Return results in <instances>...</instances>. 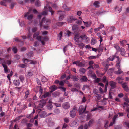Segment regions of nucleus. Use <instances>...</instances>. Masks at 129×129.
<instances>
[{
	"label": "nucleus",
	"mask_w": 129,
	"mask_h": 129,
	"mask_svg": "<svg viewBox=\"0 0 129 129\" xmlns=\"http://www.w3.org/2000/svg\"><path fill=\"white\" fill-rule=\"evenodd\" d=\"M30 13L29 11H28L25 13L24 17H27V19L29 20H31L33 18V16L32 14L29 15Z\"/></svg>",
	"instance_id": "6"
},
{
	"label": "nucleus",
	"mask_w": 129,
	"mask_h": 129,
	"mask_svg": "<svg viewBox=\"0 0 129 129\" xmlns=\"http://www.w3.org/2000/svg\"><path fill=\"white\" fill-rule=\"evenodd\" d=\"M81 40L83 42L87 44L89 41V39L88 37L85 35H82L80 36Z\"/></svg>",
	"instance_id": "4"
},
{
	"label": "nucleus",
	"mask_w": 129,
	"mask_h": 129,
	"mask_svg": "<svg viewBox=\"0 0 129 129\" xmlns=\"http://www.w3.org/2000/svg\"><path fill=\"white\" fill-rule=\"evenodd\" d=\"M51 23V21L49 19H45L44 18H43L42 20L40 22L39 25L40 27H41L43 26V25H49Z\"/></svg>",
	"instance_id": "2"
},
{
	"label": "nucleus",
	"mask_w": 129,
	"mask_h": 129,
	"mask_svg": "<svg viewBox=\"0 0 129 129\" xmlns=\"http://www.w3.org/2000/svg\"><path fill=\"white\" fill-rule=\"evenodd\" d=\"M79 62V61L77 60L73 62L72 63L73 64H75L76 66H78Z\"/></svg>",
	"instance_id": "54"
},
{
	"label": "nucleus",
	"mask_w": 129,
	"mask_h": 129,
	"mask_svg": "<svg viewBox=\"0 0 129 129\" xmlns=\"http://www.w3.org/2000/svg\"><path fill=\"white\" fill-rule=\"evenodd\" d=\"M57 14L59 16V20L60 21H62L64 18L65 16V12L62 11H58L57 12Z\"/></svg>",
	"instance_id": "3"
},
{
	"label": "nucleus",
	"mask_w": 129,
	"mask_h": 129,
	"mask_svg": "<svg viewBox=\"0 0 129 129\" xmlns=\"http://www.w3.org/2000/svg\"><path fill=\"white\" fill-rule=\"evenodd\" d=\"M44 8L45 10L48 9L49 10V11L51 13V15L52 16L53 15L54 12L52 10V8L48 5H47V6H45Z\"/></svg>",
	"instance_id": "8"
},
{
	"label": "nucleus",
	"mask_w": 129,
	"mask_h": 129,
	"mask_svg": "<svg viewBox=\"0 0 129 129\" xmlns=\"http://www.w3.org/2000/svg\"><path fill=\"white\" fill-rule=\"evenodd\" d=\"M47 12L46 11H43L41 13V15L44 16L46 15L47 14Z\"/></svg>",
	"instance_id": "62"
},
{
	"label": "nucleus",
	"mask_w": 129,
	"mask_h": 129,
	"mask_svg": "<svg viewBox=\"0 0 129 129\" xmlns=\"http://www.w3.org/2000/svg\"><path fill=\"white\" fill-rule=\"evenodd\" d=\"M39 34V33L38 32H37L35 33L33 35V37L34 38L37 37Z\"/></svg>",
	"instance_id": "47"
},
{
	"label": "nucleus",
	"mask_w": 129,
	"mask_h": 129,
	"mask_svg": "<svg viewBox=\"0 0 129 129\" xmlns=\"http://www.w3.org/2000/svg\"><path fill=\"white\" fill-rule=\"evenodd\" d=\"M110 85L112 89H114L116 87V83L113 81L109 82Z\"/></svg>",
	"instance_id": "13"
},
{
	"label": "nucleus",
	"mask_w": 129,
	"mask_h": 129,
	"mask_svg": "<svg viewBox=\"0 0 129 129\" xmlns=\"http://www.w3.org/2000/svg\"><path fill=\"white\" fill-rule=\"evenodd\" d=\"M88 79L86 76H81L80 81L81 82H85L87 81Z\"/></svg>",
	"instance_id": "12"
},
{
	"label": "nucleus",
	"mask_w": 129,
	"mask_h": 129,
	"mask_svg": "<svg viewBox=\"0 0 129 129\" xmlns=\"http://www.w3.org/2000/svg\"><path fill=\"white\" fill-rule=\"evenodd\" d=\"M115 28L114 26H112L109 28V30L111 32H114L115 30Z\"/></svg>",
	"instance_id": "35"
},
{
	"label": "nucleus",
	"mask_w": 129,
	"mask_h": 129,
	"mask_svg": "<svg viewBox=\"0 0 129 129\" xmlns=\"http://www.w3.org/2000/svg\"><path fill=\"white\" fill-rule=\"evenodd\" d=\"M86 107L84 108L83 106L82 105H80L79 107L78 112L80 115H82L84 113L86 110Z\"/></svg>",
	"instance_id": "5"
},
{
	"label": "nucleus",
	"mask_w": 129,
	"mask_h": 129,
	"mask_svg": "<svg viewBox=\"0 0 129 129\" xmlns=\"http://www.w3.org/2000/svg\"><path fill=\"white\" fill-rule=\"evenodd\" d=\"M80 38H81L80 36H79L78 35H75L74 36V40L76 44L78 45L79 47L80 46L82 47L84 46V45L81 42V40H80Z\"/></svg>",
	"instance_id": "1"
},
{
	"label": "nucleus",
	"mask_w": 129,
	"mask_h": 129,
	"mask_svg": "<svg viewBox=\"0 0 129 129\" xmlns=\"http://www.w3.org/2000/svg\"><path fill=\"white\" fill-rule=\"evenodd\" d=\"M94 120L93 119H91L90 120L89 122L88 125H89V127L93 123Z\"/></svg>",
	"instance_id": "41"
},
{
	"label": "nucleus",
	"mask_w": 129,
	"mask_h": 129,
	"mask_svg": "<svg viewBox=\"0 0 129 129\" xmlns=\"http://www.w3.org/2000/svg\"><path fill=\"white\" fill-rule=\"evenodd\" d=\"M12 50L13 52L14 53H16L17 52V49L16 48L14 47L12 49Z\"/></svg>",
	"instance_id": "55"
},
{
	"label": "nucleus",
	"mask_w": 129,
	"mask_h": 129,
	"mask_svg": "<svg viewBox=\"0 0 129 129\" xmlns=\"http://www.w3.org/2000/svg\"><path fill=\"white\" fill-rule=\"evenodd\" d=\"M33 52L32 51H30L28 53H27V57L28 58L30 59L33 56Z\"/></svg>",
	"instance_id": "21"
},
{
	"label": "nucleus",
	"mask_w": 129,
	"mask_h": 129,
	"mask_svg": "<svg viewBox=\"0 0 129 129\" xmlns=\"http://www.w3.org/2000/svg\"><path fill=\"white\" fill-rule=\"evenodd\" d=\"M107 62L105 61L103 62V65L105 66V69L106 71H107L109 68V66L110 65L108 63H107Z\"/></svg>",
	"instance_id": "24"
},
{
	"label": "nucleus",
	"mask_w": 129,
	"mask_h": 129,
	"mask_svg": "<svg viewBox=\"0 0 129 129\" xmlns=\"http://www.w3.org/2000/svg\"><path fill=\"white\" fill-rule=\"evenodd\" d=\"M123 80L124 79L121 77H118L116 79V80L118 81V83L120 84H122L123 82V81H121Z\"/></svg>",
	"instance_id": "16"
},
{
	"label": "nucleus",
	"mask_w": 129,
	"mask_h": 129,
	"mask_svg": "<svg viewBox=\"0 0 129 129\" xmlns=\"http://www.w3.org/2000/svg\"><path fill=\"white\" fill-rule=\"evenodd\" d=\"M19 78L22 82H23L24 79V77L22 75L19 76Z\"/></svg>",
	"instance_id": "40"
},
{
	"label": "nucleus",
	"mask_w": 129,
	"mask_h": 129,
	"mask_svg": "<svg viewBox=\"0 0 129 129\" xmlns=\"http://www.w3.org/2000/svg\"><path fill=\"white\" fill-rule=\"evenodd\" d=\"M52 96L54 97H56L58 96L59 95V93L57 91H55L52 93Z\"/></svg>",
	"instance_id": "32"
},
{
	"label": "nucleus",
	"mask_w": 129,
	"mask_h": 129,
	"mask_svg": "<svg viewBox=\"0 0 129 129\" xmlns=\"http://www.w3.org/2000/svg\"><path fill=\"white\" fill-rule=\"evenodd\" d=\"M78 28L76 25H74L73 26L72 30L75 34H77L78 33Z\"/></svg>",
	"instance_id": "11"
},
{
	"label": "nucleus",
	"mask_w": 129,
	"mask_h": 129,
	"mask_svg": "<svg viewBox=\"0 0 129 129\" xmlns=\"http://www.w3.org/2000/svg\"><path fill=\"white\" fill-rule=\"evenodd\" d=\"M37 39L40 42L42 40V38L40 36H38L37 37Z\"/></svg>",
	"instance_id": "59"
},
{
	"label": "nucleus",
	"mask_w": 129,
	"mask_h": 129,
	"mask_svg": "<svg viewBox=\"0 0 129 129\" xmlns=\"http://www.w3.org/2000/svg\"><path fill=\"white\" fill-rule=\"evenodd\" d=\"M127 42V41L125 40H123L122 41H120V44L121 46H123V45L126 43Z\"/></svg>",
	"instance_id": "42"
},
{
	"label": "nucleus",
	"mask_w": 129,
	"mask_h": 129,
	"mask_svg": "<svg viewBox=\"0 0 129 129\" xmlns=\"http://www.w3.org/2000/svg\"><path fill=\"white\" fill-rule=\"evenodd\" d=\"M70 115L72 118L74 117L76 115V112L74 110L71 111L70 113Z\"/></svg>",
	"instance_id": "15"
},
{
	"label": "nucleus",
	"mask_w": 129,
	"mask_h": 129,
	"mask_svg": "<svg viewBox=\"0 0 129 129\" xmlns=\"http://www.w3.org/2000/svg\"><path fill=\"white\" fill-rule=\"evenodd\" d=\"M76 120H75L73 121L72 123L71 124V127H73L76 126L77 125V122Z\"/></svg>",
	"instance_id": "29"
},
{
	"label": "nucleus",
	"mask_w": 129,
	"mask_h": 129,
	"mask_svg": "<svg viewBox=\"0 0 129 129\" xmlns=\"http://www.w3.org/2000/svg\"><path fill=\"white\" fill-rule=\"evenodd\" d=\"M99 3L98 1H95L94 3V5L96 7H99Z\"/></svg>",
	"instance_id": "37"
},
{
	"label": "nucleus",
	"mask_w": 129,
	"mask_h": 129,
	"mask_svg": "<svg viewBox=\"0 0 129 129\" xmlns=\"http://www.w3.org/2000/svg\"><path fill=\"white\" fill-rule=\"evenodd\" d=\"M122 127L121 126L117 125L115 126L114 127L115 129H121Z\"/></svg>",
	"instance_id": "61"
},
{
	"label": "nucleus",
	"mask_w": 129,
	"mask_h": 129,
	"mask_svg": "<svg viewBox=\"0 0 129 129\" xmlns=\"http://www.w3.org/2000/svg\"><path fill=\"white\" fill-rule=\"evenodd\" d=\"M35 5L36 6H40L41 5L40 2L38 0H37L35 2Z\"/></svg>",
	"instance_id": "33"
},
{
	"label": "nucleus",
	"mask_w": 129,
	"mask_h": 129,
	"mask_svg": "<svg viewBox=\"0 0 129 129\" xmlns=\"http://www.w3.org/2000/svg\"><path fill=\"white\" fill-rule=\"evenodd\" d=\"M38 42L37 41H36L34 43V47H37L39 45Z\"/></svg>",
	"instance_id": "64"
},
{
	"label": "nucleus",
	"mask_w": 129,
	"mask_h": 129,
	"mask_svg": "<svg viewBox=\"0 0 129 129\" xmlns=\"http://www.w3.org/2000/svg\"><path fill=\"white\" fill-rule=\"evenodd\" d=\"M54 112L55 114H58L60 113V111L59 109H56L54 110Z\"/></svg>",
	"instance_id": "38"
},
{
	"label": "nucleus",
	"mask_w": 129,
	"mask_h": 129,
	"mask_svg": "<svg viewBox=\"0 0 129 129\" xmlns=\"http://www.w3.org/2000/svg\"><path fill=\"white\" fill-rule=\"evenodd\" d=\"M99 91H100V93L101 94H102L104 93L103 91V90L102 88L100 87L99 88Z\"/></svg>",
	"instance_id": "58"
},
{
	"label": "nucleus",
	"mask_w": 129,
	"mask_h": 129,
	"mask_svg": "<svg viewBox=\"0 0 129 129\" xmlns=\"http://www.w3.org/2000/svg\"><path fill=\"white\" fill-rule=\"evenodd\" d=\"M96 43V39H92L91 41V44L92 45H94Z\"/></svg>",
	"instance_id": "45"
},
{
	"label": "nucleus",
	"mask_w": 129,
	"mask_h": 129,
	"mask_svg": "<svg viewBox=\"0 0 129 129\" xmlns=\"http://www.w3.org/2000/svg\"><path fill=\"white\" fill-rule=\"evenodd\" d=\"M121 84L122 87L125 91L127 92L129 91V88L127 86V83L126 82L122 83Z\"/></svg>",
	"instance_id": "7"
},
{
	"label": "nucleus",
	"mask_w": 129,
	"mask_h": 129,
	"mask_svg": "<svg viewBox=\"0 0 129 129\" xmlns=\"http://www.w3.org/2000/svg\"><path fill=\"white\" fill-rule=\"evenodd\" d=\"M40 88V89L39 90V93L40 95H42V93L43 92V89L41 87V85H40L39 87Z\"/></svg>",
	"instance_id": "50"
},
{
	"label": "nucleus",
	"mask_w": 129,
	"mask_h": 129,
	"mask_svg": "<svg viewBox=\"0 0 129 129\" xmlns=\"http://www.w3.org/2000/svg\"><path fill=\"white\" fill-rule=\"evenodd\" d=\"M50 92L51 93L57 89V87L55 85H53L50 87Z\"/></svg>",
	"instance_id": "22"
},
{
	"label": "nucleus",
	"mask_w": 129,
	"mask_h": 129,
	"mask_svg": "<svg viewBox=\"0 0 129 129\" xmlns=\"http://www.w3.org/2000/svg\"><path fill=\"white\" fill-rule=\"evenodd\" d=\"M95 96L97 98L98 100H99L101 98V96L100 94H97L95 95Z\"/></svg>",
	"instance_id": "43"
},
{
	"label": "nucleus",
	"mask_w": 129,
	"mask_h": 129,
	"mask_svg": "<svg viewBox=\"0 0 129 129\" xmlns=\"http://www.w3.org/2000/svg\"><path fill=\"white\" fill-rule=\"evenodd\" d=\"M118 70L115 72L114 73L116 74H120L123 73V72L121 71L119 67L118 68Z\"/></svg>",
	"instance_id": "27"
},
{
	"label": "nucleus",
	"mask_w": 129,
	"mask_h": 129,
	"mask_svg": "<svg viewBox=\"0 0 129 129\" xmlns=\"http://www.w3.org/2000/svg\"><path fill=\"white\" fill-rule=\"evenodd\" d=\"M116 57L118 59L119 58L118 56H116V55H113L112 56L108 58V59L110 61H113Z\"/></svg>",
	"instance_id": "20"
},
{
	"label": "nucleus",
	"mask_w": 129,
	"mask_h": 129,
	"mask_svg": "<svg viewBox=\"0 0 129 129\" xmlns=\"http://www.w3.org/2000/svg\"><path fill=\"white\" fill-rule=\"evenodd\" d=\"M119 51L122 55H125V51L123 48H120Z\"/></svg>",
	"instance_id": "30"
},
{
	"label": "nucleus",
	"mask_w": 129,
	"mask_h": 129,
	"mask_svg": "<svg viewBox=\"0 0 129 129\" xmlns=\"http://www.w3.org/2000/svg\"><path fill=\"white\" fill-rule=\"evenodd\" d=\"M84 24V25L86 26L87 27H89L91 25V22H84L83 21Z\"/></svg>",
	"instance_id": "31"
},
{
	"label": "nucleus",
	"mask_w": 129,
	"mask_h": 129,
	"mask_svg": "<svg viewBox=\"0 0 129 129\" xmlns=\"http://www.w3.org/2000/svg\"><path fill=\"white\" fill-rule=\"evenodd\" d=\"M85 69L83 68H81L79 70V72L82 75L84 74L85 73Z\"/></svg>",
	"instance_id": "25"
},
{
	"label": "nucleus",
	"mask_w": 129,
	"mask_h": 129,
	"mask_svg": "<svg viewBox=\"0 0 129 129\" xmlns=\"http://www.w3.org/2000/svg\"><path fill=\"white\" fill-rule=\"evenodd\" d=\"M76 20V19L74 18L73 16H70L68 18V21L69 22L71 23L72 21L75 20Z\"/></svg>",
	"instance_id": "17"
},
{
	"label": "nucleus",
	"mask_w": 129,
	"mask_h": 129,
	"mask_svg": "<svg viewBox=\"0 0 129 129\" xmlns=\"http://www.w3.org/2000/svg\"><path fill=\"white\" fill-rule=\"evenodd\" d=\"M51 93L50 92H46L44 94V95L42 96L41 97L42 98V99L43 98H45L47 97H49V96L50 95Z\"/></svg>",
	"instance_id": "18"
},
{
	"label": "nucleus",
	"mask_w": 129,
	"mask_h": 129,
	"mask_svg": "<svg viewBox=\"0 0 129 129\" xmlns=\"http://www.w3.org/2000/svg\"><path fill=\"white\" fill-rule=\"evenodd\" d=\"M53 108V106L52 105H50L47 106V108L48 110H51Z\"/></svg>",
	"instance_id": "53"
},
{
	"label": "nucleus",
	"mask_w": 129,
	"mask_h": 129,
	"mask_svg": "<svg viewBox=\"0 0 129 129\" xmlns=\"http://www.w3.org/2000/svg\"><path fill=\"white\" fill-rule=\"evenodd\" d=\"M85 66V64L84 63L82 62H79V65L78 66L80 67H83Z\"/></svg>",
	"instance_id": "49"
},
{
	"label": "nucleus",
	"mask_w": 129,
	"mask_h": 129,
	"mask_svg": "<svg viewBox=\"0 0 129 129\" xmlns=\"http://www.w3.org/2000/svg\"><path fill=\"white\" fill-rule=\"evenodd\" d=\"M0 64L3 66L6 65V60H5L4 59L1 58H0Z\"/></svg>",
	"instance_id": "19"
},
{
	"label": "nucleus",
	"mask_w": 129,
	"mask_h": 129,
	"mask_svg": "<svg viewBox=\"0 0 129 129\" xmlns=\"http://www.w3.org/2000/svg\"><path fill=\"white\" fill-rule=\"evenodd\" d=\"M20 56L18 55H16L14 56V58L16 60H18L20 59Z\"/></svg>",
	"instance_id": "39"
},
{
	"label": "nucleus",
	"mask_w": 129,
	"mask_h": 129,
	"mask_svg": "<svg viewBox=\"0 0 129 129\" xmlns=\"http://www.w3.org/2000/svg\"><path fill=\"white\" fill-rule=\"evenodd\" d=\"M71 91L73 92H77L78 91V90L77 89L75 88H72L71 89Z\"/></svg>",
	"instance_id": "44"
},
{
	"label": "nucleus",
	"mask_w": 129,
	"mask_h": 129,
	"mask_svg": "<svg viewBox=\"0 0 129 129\" xmlns=\"http://www.w3.org/2000/svg\"><path fill=\"white\" fill-rule=\"evenodd\" d=\"M71 79H72L73 81H78L79 79L77 78V77L76 76H74L72 75H71Z\"/></svg>",
	"instance_id": "28"
},
{
	"label": "nucleus",
	"mask_w": 129,
	"mask_h": 129,
	"mask_svg": "<svg viewBox=\"0 0 129 129\" xmlns=\"http://www.w3.org/2000/svg\"><path fill=\"white\" fill-rule=\"evenodd\" d=\"M4 70V72L5 73H9L10 72V70L8 69L6 65L3 66Z\"/></svg>",
	"instance_id": "23"
},
{
	"label": "nucleus",
	"mask_w": 129,
	"mask_h": 129,
	"mask_svg": "<svg viewBox=\"0 0 129 129\" xmlns=\"http://www.w3.org/2000/svg\"><path fill=\"white\" fill-rule=\"evenodd\" d=\"M6 64H7L9 65L11 64L12 61L11 60H6Z\"/></svg>",
	"instance_id": "48"
},
{
	"label": "nucleus",
	"mask_w": 129,
	"mask_h": 129,
	"mask_svg": "<svg viewBox=\"0 0 129 129\" xmlns=\"http://www.w3.org/2000/svg\"><path fill=\"white\" fill-rule=\"evenodd\" d=\"M118 115L116 114L114 115L112 119V121L114 122H115L116 118L118 117Z\"/></svg>",
	"instance_id": "52"
},
{
	"label": "nucleus",
	"mask_w": 129,
	"mask_h": 129,
	"mask_svg": "<svg viewBox=\"0 0 129 129\" xmlns=\"http://www.w3.org/2000/svg\"><path fill=\"white\" fill-rule=\"evenodd\" d=\"M114 47L117 50H119L120 49V48L119 46L117 44H114Z\"/></svg>",
	"instance_id": "34"
},
{
	"label": "nucleus",
	"mask_w": 129,
	"mask_h": 129,
	"mask_svg": "<svg viewBox=\"0 0 129 129\" xmlns=\"http://www.w3.org/2000/svg\"><path fill=\"white\" fill-rule=\"evenodd\" d=\"M18 66L20 67L24 68L26 66L24 64H20L18 65Z\"/></svg>",
	"instance_id": "63"
},
{
	"label": "nucleus",
	"mask_w": 129,
	"mask_h": 129,
	"mask_svg": "<svg viewBox=\"0 0 129 129\" xmlns=\"http://www.w3.org/2000/svg\"><path fill=\"white\" fill-rule=\"evenodd\" d=\"M100 81V78H96L95 79H94V82L95 83H98Z\"/></svg>",
	"instance_id": "51"
},
{
	"label": "nucleus",
	"mask_w": 129,
	"mask_h": 129,
	"mask_svg": "<svg viewBox=\"0 0 129 129\" xmlns=\"http://www.w3.org/2000/svg\"><path fill=\"white\" fill-rule=\"evenodd\" d=\"M62 106L65 109H68L70 107V104L69 102H66L62 104Z\"/></svg>",
	"instance_id": "9"
},
{
	"label": "nucleus",
	"mask_w": 129,
	"mask_h": 129,
	"mask_svg": "<svg viewBox=\"0 0 129 129\" xmlns=\"http://www.w3.org/2000/svg\"><path fill=\"white\" fill-rule=\"evenodd\" d=\"M18 22L19 23V26L21 27L25 25V23L24 21H22L20 22V19H18Z\"/></svg>",
	"instance_id": "26"
},
{
	"label": "nucleus",
	"mask_w": 129,
	"mask_h": 129,
	"mask_svg": "<svg viewBox=\"0 0 129 129\" xmlns=\"http://www.w3.org/2000/svg\"><path fill=\"white\" fill-rule=\"evenodd\" d=\"M20 81L18 79H16L14 80L13 83L14 85L16 86H18L20 84Z\"/></svg>",
	"instance_id": "10"
},
{
	"label": "nucleus",
	"mask_w": 129,
	"mask_h": 129,
	"mask_svg": "<svg viewBox=\"0 0 129 129\" xmlns=\"http://www.w3.org/2000/svg\"><path fill=\"white\" fill-rule=\"evenodd\" d=\"M63 8L66 11H68L69 10V8H68L66 4H64L62 6Z\"/></svg>",
	"instance_id": "36"
},
{
	"label": "nucleus",
	"mask_w": 129,
	"mask_h": 129,
	"mask_svg": "<svg viewBox=\"0 0 129 129\" xmlns=\"http://www.w3.org/2000/svg\"><path fill=\"white\" fill-rule=\"evenodd\" d=\"M65 22H59L57 23V25L58 26H60L63 25L64 24Z\"/></svg>",
	"instance_id": "56"
},
{
	"label": "nucleus",
	"mask_w": 129,
	"mask_h": 129,
	"mask_svg": "<svg viewBox=\"0 0 129 129\" xmlns=\"http://www.w3.org/2000/svg\"><path fill=\"white\" fill-rule=\"evenodd\" d=\"M25 95L24 96L25 99H27L28 97V95L29 94V93L28 90L27 91L25 92Z\"/></svg>",
	"instance_id": "46"
},
{
	"label": "nucleus",
	"mask_w": 129,
	"mask_h": 129,
	"mask_svg": "<svg viewBox=\"0 0 129 129\" xmlns=\"http://www.w3.org/2000/svg\"><path fill=\"white\" fill-rule=\"evenodd\" d=\"M46 103V101L44 100H42L41 101V103H40L38 105V107H40L42 108L45 105Z\"/></svg>",
	"instance_id": "14"
},
{
	"label": "nucleus",
	"mask_w": 129,
	"mask_h": 129,
	"mask_svg": "<svg viewBox=\"0 0 129 129\" xmlns=\"http://www.w3.org/2000/svg\"><path fill=\"white\" fill-rule=\"evenodd\" d=\"M41 81L43 83H44L46 81V78L44 77H42L41 78Z\"/></svg>",
	"instance_id": "60"
},
{
	"label": "nucleus",
	"mask_w": 129,
	"mask_h": 129,
	"mask_svg": "<svg viewBox=\"0 0 129 129\" xmlns=\"http://www.w3.org/2000/svg\"><path fill=\"white\" fill-rule=\"evenodd\" d=\"M107 81H108L107 80L106 77L105 76H104L102 79L103 82L105 83Z\"/></svg>",
	"instance_id": "57"
}]
</instances>
